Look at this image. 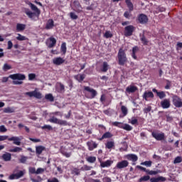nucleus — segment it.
I'll return each instance as SVG.
<instances>
[{"mask_svg": "<svg viewBox=\"0 0 182 182\" xmlns=\"http://www.w3.org/2000/svg\"><path fill=\"white\" fill-rule=\"evenodd\" d=\"M166 177L164 176H159L157 178H151L150 181L151 182H164L166 181Z\"/></svg>", "mask_w": 182, "mask_h": 182, "instance_id": "nucleus-27", "label": "nucleus"}, {"mask_svg": "<svg viewBox=\"0 0 182 182\" xmlns=\"http://www.w3.org/2000/svg\"><path fill=\"white\" fill-rule=\"evenodd\" d=\"M161 106L162 109H168L170 106H171V103L170 102V99H164L161 102Z\"/></svg>", "mask_w": 182, "mask_h": 182, "instance_id": "nucleus-16", "label": "nucleus"}, {"mask_svg": "<svg viewBox=\"0 0 182 182\" xmlns=\"http://www.w3.org/2000/svg\"><path fill=\"white\" fill-rule=\"evenodd\" d=\"M138 21L141 24L147 23L149 22V18L146 14H141L138 16Z\"/></svg>", "mask_w": 182, "mask_h": 182, "instance_id": "nucleus-13", "label": "nucleus"}, {"mask_svg": "<svg viewBox=\"0 0 182 182\" xmlns=\"http://www.w3.org/2000/svg\"><path fill=\"white\" fill-rule=\"evenodd\" d=\"M85 78H86V75L85 74H77L74 76V79H75V80H77L79 83H82Z\"/></svg>", "mask_w": 182, "mask_h": 182, "instance_id": "nucleus-23", "label": "nucleus"}, {"mask_svg": "<svg viewBox=\"0 0 182 182\" xmlns=\"http://www.w3.org/2000/svg\"><path fill=\"white\" fill-rule=\"evenodd\" d=\"M10 153H21L22 151V148L19 146H15L14 149H9Z\"/></svg>", "mask_w": 182, "mask_h": 182, "instance_id": "nucleus-34", "label": "nucleus"}, {"mask_svg": "<svg viewBox=\"0 0 182 182\" xmlns=\"http://www.w3.org/2000/svg\"><path fill=\"white\" fill-rule=\"evenodd\" d=\"M61 52H63V55L66 54V50H67V48H66V43H63L61 44V48H60Z\"/></svg>", "mask_w": 182, "mask_h": 182, "instance_id": "nucleus-46", "label": "nucleus"}, {"mask_svg": "<svg viewBox=\"0 0 182 182\" xmlns=\"http://www.w3.org/2000/svg\"><path fill=\"white\" fill-rule=\"evenodd\" d=\"M1 159L4 161H11L12 160V154L9 152H6L1 156Z\"/></svg>", "mask_w": 182, "mask_h": 182, "instance_id": "nucleus-22", "label": "nucleus"}, {"mask_svg": "<svg viewBox=\"0 0 182 182\" xmlns=\"http://www.w3.org/2000/svg\"><path fill=\"white\" fill-rule=\"evenodd\" d=\"M55 26V21H53V19L50 18L47 21L45 29H47V31H49L50 29H53Z\"/></svg>", "mask_w": 182, "mask_h": 182, "instance_id": "nucleus-19", "label": "nucleus"}, {"mask_svg": "<svg viewBox=\"0 0 182 182\" xmlns=\"http://www.w3.org/2000/svg\"><path fill=\"white\" fill-rule=\"evenodd\" d=\"M70 17L71 18V19H73V20H76L78 18L77 15H76V14L73 12L70 13Z\"/></svg>", "mask_w": 182, "mask_h": 182, "instance_id": "nucleus-57", "label": "nucleus"}, {"mask_svg": "<svg viewBox=\"0 0 182 182\" xmlns=\"http://www.w3.org/2000/svg\"><path fill=\"white\" fill-rule=\"evenodd\" d=\"M11 69H12V66H11L8 63H5L3 66V70L4 72H6L8 70H11Z\"/></svg>", "mask_w": 182, "mask_h": 182, "instance_id": "nucleus-45", "label": "nucleus"}, {"mask_svg": "<svg viewBox=\"0 0 182 182\" xmlns=\"http://www.w3.org/2000/svg\"><path fill=\"white\" fill-rule=\"evenodd\" d=\"M37 178H38V179H35L33 178H31V181L32 182H41V181H42V178H41V176H37Z\"/></svg>", "mask_w": 182, "mask_h": 182, "instance_id": "nucleus-59", "label": "nucleus"}, {"mask_svg": "<svg viewBox=\"0 0 182 182\" xmlns=\"http://www.w3.org/2000/svg\"><path fill=\"white\" fill-rule=\"evenodd\" d=\"M87 146L90 151H93L95 149H97L98 144L96 142L91 140L87 142Z\"/></svg>", "mask_w": 182, "mask_h": 182, "instance_id": "nucleus-15", "label": "nucleus"}, {"mask_svg": "<svg viewBox=\"0 0 182 182\" xmlns=\"http://www.w3.org/2000/svg\"><path fill=\"white\" fill-rule=\"evenodd\" d=\"M113 37V34H112V33H110V31H106L105 33V38H106L107 39H109V38H112Z\"/></svg>", "mask_w": 182, "mask_h": 182, "instance_id": "nucleus-55", "label": "nucleus"}, {"mask_svg": "<svg viewBox=\"0 0 182 182\" xmlns=\"http://www.w3.org/2000/svg\"><path fill=\"white\" fill-rule=\"evenodd\" d=\"M102 72L106 73L109 70V64L107 62H104L102 63V68H101Z\"/></svg>", "mask_w": 182, "mask_h": 182, "instance_id": "nucleus-35", "label": "nucleus"}, {"mask_svg": "<svg viewBox=\"0 0 182 182\" xmlns=\"http://www.w3.org/2000/svg\"><path fill=\"white\" fill-rule=\"evenodd\" d=\"M150 176L146 175L141 177L139 180V182H143V181H149V180H151Z\"/></svg>", "mask_w": 182, "mask_h": 182, "instance_id": "nucleus-41", "label": "nucleus"}, {"mask_svg": "<svg viewBox=\"0 0 182 182\" xmlns=\"http://www.w3.org/2000/svg\"><path fill=\"white\" fill-rule=\"evenodd\" d=\"M181 161H182L181 156H176L173 160V164H178L179 163H181Z\"/></svg>", "mask_w": 182, "mask_h": 182, "instance_id": "nucleus-49", "label": "nucleus"}, {"mask_svg": "<svg viewBox=\"0 0 182 182\" xmlns=\"http://www.w3.org/2000/svg\"><path fill=\"white\" fill-rule=\"evenodd\" d=\"M26 29V25L23 23H17L16 24V31L17 32H23V31H25Z\"/></svg>", "mask_w": 182, "mask_h": 182, "instance_id": "nucleus-28", "label": "nucleus"}, {"mask_svg": "<svg viewBox=\"0 0 182 182\" xmlns=\"http://www.w3.org/2000/svg\"><path fill=\"white\" fill-rule=\"evenodd\" d=\"M24 175H25V172H23V171H18V173H16V180L21 178V177H23Z\"/></svg>", "mask_w": 182, "mask_h": 182, "instance_id": "nucleus-48", "label": "nucleus"}, {"mask_svg": "<svg viewBox=\"0 0 182 182\" xmlns=\"http://www.w3.org/2000/svg\"><path fill=\"white\" fill-rule=\"evenodd\" d=\"M125 4L129 9V11H125L124 13V16L127 19H129L132 16L131 12H133V11L134 10V5L132 2V0H125Z\"/></svg>", "mask_w": 182, "mask_h": 182, "instance_id": "nucleus-5", "label": "nucleus"}, {"mask_svg": "<svg viewBox=\"0 0 182 182\" xmlns=\"http://www.w3.org/2000/svg\"><path fill=\"white\" fill-rule=\"evenodd\" d=\"M136 168H139V170H141V171H144L145 173H147V168L143 167V166H139L137 165L136 166Z\"/></svg>", "mask_w": 182, "mask_h": 182, "instance_id": "nucleus-60", "label": "nucleus"}, {"mask_svg": "<svg viewBox=\"0 0 182 182\" xmlns=\"http://www.w3.org/2000/svg\"><path fill=\"white\" fill-rule=\"evenodd\" d=\"M28 156H25L23 155L21 156V159H19L20 163H21L22 164H25V163H26V161H28Z\"/></svg>", "mask_w": 182, "mask_h": 182, "instance_id": "nucleus-42", "label": "nucleus"}, {"mask_svg": "<svg viewBox=\"0 0 182 182\" xmlns=\"http://www.w3.org/2000/svg\"><path fill=\"white\" fill-rule=\"evenodd\" d=\"M151 136L152 137H154V139H156L158 141H163V140L166 139V136L164 132L157 133L156 132H152Z\"/></svg>", "mask_w": 182, "mask_h": 182, "instance_id": "nucleus-11", "label": "nucleus"}, {"mask_svg": "<svg viewBox=\"0 0 182 182\" xmlns=\"http://www.w3.org/2000/svg\"><path fill=\"white\" fill-rule=\"evenodd\" d=\"M166 122H173V117L170 116V114H166Z\"/></svg>", "mask_w": 182, "mask_h": 182, "instance_id": "nucleus-62", "label": "nucleus"}, {"mask_svg": "<svg viewBox=\"0 0 182 182\" xmlns=\"http://www.w3.org/2000/svg\"><path fill=\"white\" fill-rule=\"evenodd\" d=\"M152 92L154 93H156L157 97H159L160 99H164V97H166V92L164 91L159 92V90H157V89L153 88Z\"/></svg>", "mask_w": 182, "mask_h": 182, "instance_id": "nucleus-20", "label": "nucleus"}, {"mask_svg": "<svg viewBox=\"0 0 182 182\" xmlns=\"http://www.w3.org/2000/svg\"><path fill=\"white\" fill-rule=\"evenodd\" d=\"M9 77L10 79H12V80H25L26 79V76L25 75V74L21 73L10 75Z\"/></svg>", "mask_w": 182, "mask_h": 182, "instance_id": "nucleus-8", "label": "nucleus"}, {"mask_svg": "<svg viewBox=\"0 0 182 182\" xmlns=\"http://www.w3.org/2000/svg\"><path fill=\"white\" fill-rule=\"evenodd\" d=\"M46 150V148L42 145L36 146V154L37 156H41L43 151Z\"/></svg>", "mask_w": 182, "mask_h": 182, "instance_id": "nucleus-21", "label": "nucleus"}, {"mask_svg": "<svg viewBox=\"0 0 182 182\" xmlns=\"http://www.w3.org/2000/svg\"><path fill=\"white\" fill-rule=\"evenodd\" d=\"M127 159L128 160H132L134 163H135V161H137V160H139V157L137 156V155L133 154H128Z\"/></svg>", "mask_w": 182, "mask_h": 182, "instance_id": "nucleus-29", "label": "nucleus"}, {"mask_svg": "<svg viewBox=\"0 0 182 182\" xmlns=\"http://www.w3.org/2000/svg\"><path fill=\"white\" fill-rule=\"evenodd\" d=\"M149 112H151V107L149 106L144 109V113H149Z\"/></svg>", "mask_w": 182, "mask_h": 182, "instance_id": "nucleus-64", "label": "nucleus"}, {"mask_svg": "<svg viewBox=\"0 0 182 182\" xmlns=\"http://www.w3.org/2000/svg\"><path fill=\"white\" fill-rule=\"evenodd\" d=\"M83 93L87 99H95L97 96V91L89 86H84Z\"/></svg>", "mask_w": 182, "mask_h": 182, "instance_id": "nucleus-2", "label": "nucleus"}, {"mask_svg": "<svg viewBox=\"0 0 182 182\" xmlns=\"http://www.w3.org/2000/svg\"><path fill=\"white\" fill-rule=\"evenodd\" d=\"M27 5L29 6L31 9L34 11V12H32L29 9H24V13L26 15H27L30 19H33V16L39 18V15H41V9L31 1L27 2Z\"/></svg>", "mask_w": 182, "mask_h": 182, "instance_id": "nucleus-1", "label": "nucleus"}, {"mask_svg": "<svg viewBox=\"0 0 182 182\" xmlns=\"http://www.w3.org/2000/svg\"><path fill=\"white\" fill-rule=\"evenodd\" d=\"M159 173H161V170L150 171L149 169L146 171V174H149V176H156L159 174Z\"/></svg>", "mask_w": 182, "mask_h": 182, "instance_id": "nucleus-33", "label": "nucleus"}, {"mask_svg": "<svg viewBox=\"0 0 182 182\" xmlns=\"http://www.w3.org/2000/svg\"><path fill=\"white\" fill-rule=\"evenodd\" d=\"M166 85L164 87V88L166 90H168L171 87V81H170L168 80H166Z\"/></svg>", "mask_w": 182, "mask_h": 182, "instance_id": "nucleus-51", "label": "nucleus"}, {"mask_svg": "<svg viewBox=\"0 0 182 182\" xmlns=\"http://www.w3.org/2000/svg\"><path fill=\"white\" fill-rule=\"evenodd\" d=\"M47 182H59L58 178H53L51 179H48Z\"/></svg>", "mask_w": 182, "mask_h": 182, "instance_id": "nucleus-63", "label": "nucleus"}, {"mask_svg": "<svg viewBox=\"0 0 182 182\" xmlns=\"http://www.w3.org/2000/svg\"><path fill=\"white\" fill-rule=\"evenodd\" d=\"M17 41H28V38L25 37V36H22L21 34H18V36L16 37Z\"/></svg>", "mask_w": 182, "mask_h": 182, "instance_id": "nucleus-44", "label": "nucleus"}, {"mask_svg": "<svg viewBox=\"0 0 182 182\" xmlns=\"http://www.w3.org/2000/svg\"><path fill=\"white\" fill-rule=\"evenodd\" d=\"M112 125L114 126L115 127H119V129H122L123 126V122H112Z\"/></svg>", "mask_w": 182, "mask_h": 182, "instance_id": "nucleus-43", "label": "nucleus"}, {"mask_svg": "<svg viewBox=\"0 0 182 182\" xmlns=\"http://www.w3.org/2000/svg\"><path fill=\"white\" fill-rule=\"evenodd\" d=\"M118 64L119 66H124L127 63V56L123 49L120 48L118 52Z\"/></svg>", "mask_w": 182, "mask_h": 182, "instance_id": "nucleus-3", "label": "nucleus"}, {"mask_svg": "<svg viewBox=\"0 0 182 182\" xmlns=\"http://www.w3.org/2000/svg\"><path fill=\"white\" fill-rule=\"evenodd\" d=\"M45 99L48 100V102H53L55 100V97L52 94H47L45 95Z\"/></svg>", "mask_w": 182, "mask_h": 182, "instance_id": "nucleus-37", "label": "nucleus"}, {"mask_svg": "<svg viewBox=\"0 0 182 182\" xmlns=\"http://www.w3.org/2000/svg\"><path fill=\"white\" fill-rule=\"evenodd\" d=\"M5 132H7V129L5 127V126L4 125L0 126V132L1 133H5Z\"/></svg>", "mask_w": 182, "mask_h": 182, "instance_id": "nucleus-61", "label": "nucleus"}, {"mask_svg": "<svg viewBox=\"0 0 182 182\" xmlns=\"http://www.w3.org/2000/svg\"><path fill=\"white\" fill-rule=\"evenodd\" d=\"M111 137H113V134L112 133L107 132L103 134L101 138L99 139V140L102 141L104 139H111Z\"/></svg>", "mask_w": 182, "mask_h": 182, "instance_id": "nucleus-30", "label": "nucleus"}, {"mask_svg": "<svg viewBox=\"0 0 182 182\" xmlns=\"http://www.w3.org/2000/svg\"><path fill=\"white\" fill-rule=\"evenodd\" d=\"M172 102L175 107H182V100L177 95L172 97Z\"/></svg>", "mask_w": 182, "mask_h": 182, "instance_id": "nucleus-10", "label": "nucleus"}, {"mask_svg": "<svg viewBox=\"0 0 182 182\" xmlns=\"http://www.w3.org/2000/svg\"><path fill=\"white\" fill-rule=\"evenodd\" d=\"M114 147V141H108L105 144V149H108L109 150H111V149H113Z\"/></svg>", "mask_w": 182, "mask_h": 182, "instance_id": "nucleus-31", "label": "nucleus"}, {"mask_svg": "<svg viewBox=\"0 0 182 182\" xmlns=\"http://www.w3.org/2000/svg\"><path fill=\"white\" fill-rule=\"evenodd\" d=\"M113 161L112 160H107L104 162L100 161V167H102V168H105V167H110Z\"/></svg>", "mask_w": 182, "mask_h": 182, "instance_id": "nucleus-25", "label": "nucleus"}, {"mask_svg": "<svg viewBox=\"0 0 182 182\" xmlns=\"http://www.w3.org/2000/svg\"><path fill=\"white\" fill-rule=\"evenodd\" d=\"M73 4L76 11H79L80 9H82V5H80V2H79V1H74Z\"/></svg>", "mask_w": 182, "mask_h": 182, "instance_id": "nucleus-36", "label": "nucleus"}, {"mask_svg": "<svg viewBox=\"0 0 182 182\" xmlns=\"http://www.w3.org/2000/svg\"><path fill=\"white\" fill-rule=\"evenodd\" d=\"M14 112H15V109H14V108L9 107L4 108V113H14Z\"/></svg>", "mask_w": 182, "mask_h": 182, "instance_id": "nucleus-47", "label": "nucleus"}, {"mask_svg": "<svg viewBox=\"0 0 182 182\" xmlns=\"http://www.w3.org/2000/svg\"><path fill=\"white\" fill-rule=\"evenodd\" d=\"M137 90H139V88L134 85H129L126 88V92L127 93H134L135 92H137Z\"/></svg>", "mask_w": 182, "mask_h": 182, "instance_id": "nucleus-24", "label": "nucleus"}, {"mask_svg": "<svg viewBox=\"0 0 182 182\" xmlns=\"http://www.w3.org/2000/svg\"><path fill=\"white\" fill-rule=\"evenodd\" d=\"M129 123H131V124L134 126L135 124H139V120L136 119V117H133L131 119V122H129Z\"/></svg>", "mask_w": 182, "mask_h": 182, "instance_id": "nucleus-50", "label": "nucleus"}, {"mask_svg": "<svg viewBox=\"0 0 182 182\" xmlns=\"http://www.w3.org/2000/svg\"><path fill=\"white\" fill-rule=\"evenodd\" d=\"M153 162L151 161H145L141 163V166H146V167H151Z\"/></svg>", "mask_w": 182, "mask_h": 182, "instance_id": "nucleus-40", "label": "nucleus"}, {"mask_svg": "<svg viewBox=\"0 0 182 182\" xmlns=\"http://www.w3.org/2000/svg\"><path fill=\"white\" fill-rule=\"evenodd\" d=\"M140 41L142 45H144V46H147V45H149V39L146 38V36H144V33H143L142 35L140 34Z\"/></svg>", "mask_w": 182, "mask_h": 182, "instance_id": "nucleus-26", "label": "nucleus"}, {"mask_svg": "<svg viewBox=\"0 0 182 182\" xmlns=\"http://www.w3.org/2000/svg\"><path fill=\"white\" fill-rule=\"evenodd\" d=\"M28 173L30 174H36V168L35 167H29Z\"/></svg>", "mask_w": 182, "mask_h": 182, "instance_id": "nucleus-53", "label": "nucleus"}, {"mask_svg": "<svg viewBox=\"0 0 182 182\" xmlns=\"http://www.w3.org/2000/svg\"><path fill=\"white\" fill-rule=\"evenodd\" d=\"M36 78V74L35 73L28 74V80H33Z\"/></svg>", "mask_w": 182, "mask_h": 182, "instance_id": "nucleus-54", "label": "nucleus"}, {"mask_svg": "<svg viewBox=\"0 0 182 182\" xmlns=\"http://www.w3.org/2000/svg\"><path fill=\"white\" fill-rule=\"evenodd\" d=\"M134 31H136V27H134V26H127L124 30V35L126 38H128V36H132L133 35V32H134Z\"/></svg>", "mask_w": 182, "mask_h": 182, "instance_id": "nucleus-7", "label": "nucleus"}, {"mask_svg": "<svg viewBox=\"0 0 182 182\" xmlns=\"http://www.w3.org/2000/svg\"><path fill=\"white\" fill-rule=\"evenodd\" d=\"M142 97L144 100H146V102H148L149 98L150 99L154 98V94L151 91H145L142 95Z\"/></svg>", "mask_w": 182, "mask_h": 182, "instance_id": "nucleus-12", "label": "nucleus"}, {"mask_svg": "<svg viewBox=\"0 0 182 182\" xmlns=\"http://www.w3.org/2000/svg\"><path fill=\"white\" fill-rule=\"evenodd\" d=\"M26 95L28 97H35L36 99H42V93L38 92L36 90L31 92H26Z\"/></svg>", "mask_w": 182, "mask_h": 182, "instance_id": "nucleus-9", "label": "nucleus"}, {"mask_svg": "<svg viewBox=\"0 0 182 182\" xmlns=\"http://www.w3.org/2000/svg\"><path fill=\"white\" fill-rule=\"evenodd\" d=\"M121 129H123L127 132H132V130H133V127L130 126L129 124H122V127Z\"/></svg>", "mask_w": 182, "mask_h": 182, "instance_id": "nucleus-32", "label": "nucleus"}, {"mask_svg": "<svg viewBox=\"0 0 182 182\" xmlns=\"http://www.w3.org/2000/svg\"><path fill=\"white\" fill-rule=\"evenodd\" d=\"M53 63L57 66H60V65L65 63V60L62 57H57L53 58Z\"/></svg>", "mask_w": 182, "mask_h": 182, "instance_id": "nucleus-18", "label": "nucleus"}, {"mask_svg": "<svg viewBox=\"0 0 182 182\" xmlns=\"http://www.w3.org/2000/svg\"><path fill=\"white\" fill-rule=\"evenodd\" d=\"M56 46V38L53 37H50L48 39L47 46L48 48H55Z\"/></svg>", "mask_w": 182, "mask_h": 182, "instance_id": "nucleus-17", "label": "nucleus"}, {"mask_svg": "<svg viewBox=\"0 0 182 182\" xmlns=\"http://www.w3.org/2000/svg\"><path fill=\"white\" fill-rule=\"evenodd\" d=\"M121 112H122L123 116H127V114L129 113L127 107H126V106H124V105H122L121 107Z\"/></svg>", "mask_w": 182, "mask_h": 182, "instance_id": "nucleus-38", "label": "nucleus"}, {"mask_svg": "<svg viewBox=\"0 0 182 182\" xmlns=\"http://www.w3.org/2000/svg\"><path fill=\"white\" fill-rule=\"evenodd\" d=\"M91 168H93V167L84 165L83 167L81 168V170H82V171H89Z\"/></svg>", "mask_w": 182, "mask_h": 182, "instance_id": "nucleus-52", "label": "nucleus"}, {"mask_svg": "<svg viewBox=\"0 0 182 182\" xmlns=\"http://www.w3.org/2000/svg\"><path fill=\"white\" fill-rule=\"evenodd\" d=\"M128 166H129V161L127 160H124L118 162L116 165V167L117 168L122 170V168H126V167H127Z\"/></svg>", "mask_w": 182, "mask_h": 182, "instance_id": "nucleus-14", "label": "nucleus"}, {"mask_svg": "<svg viewBox=\"0 0 182 182\" xmlns=\"http://www.w3.org/2000/svg\"><path fill=\"white\" fill-rule=\"evenodd\" d=\"M45 172V169L43 168H38L36 171V174H42L43 173Z\"/></svg>", "mask_w": 182, "mask_h": 182, "instance_id": "nucleus-58", "label": "nucleus"}, {"mask_svg": "<svg viewBox=\"0 0 182 182\" xmlns=\"http://www.w3.org/2000/svg\"><path fill=\"white\" fill-rule=\"evenodd\" d=\"M48 122H50V123H53L54 124H59L60 126H68V121L59 119L55 116L50 117Z\"/></svg>", "mask_w": 182, "mask_h": 182, "instance_id": "nucleus-6", "label": "nucleus"}, {"mask_svg": "<svg viewBox=\"0 0 182 182\" xmlns=\"http://www.w3.org/2000/svg\"><path fill=\"white\" fill-rule=\"evenodd\" d=\"M86 161L88 163H96V156H88L86 158Z\"/></svg>", "mask_w": 182, "mask_h": 182, "instance_id": "nucleus-39", "label": "nucleus"}, {"mask_svg": "<svg viewBox=\"0 0 182 182\" xmlns=\"http://www.w3.org/2000/svg\"><path fill=\"white\" fill-rule=\"evenodd\" d=\"M8 140L9 141H13L16 146H21V138L18 136H11L9 138L8 135H0V141Z\"/></svg>", "mask_w": 182, "mask_h": 182, "instance_id": "nucleus-4", "label": "nucleus"}, {"mask_svg": "<svg viewBox=\"0 0 182 182\" xmlns=\"http://www.w3.org/2000/svg\"><path fill=\"white\" fill-rule=\"evenodd\" d=\"M42 130H46V129H48L49 131L53 130V128L50 125H44L41 127Z\"/></svg>", "mask_w": 182, "mask_h": 182, "instance_id": "nucleus-56", "label": "nucleus"}]
</instances>
